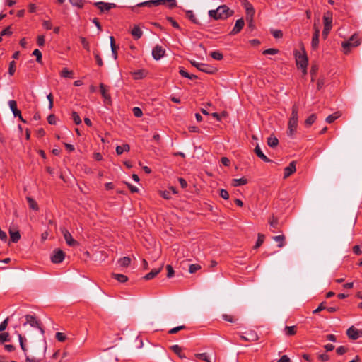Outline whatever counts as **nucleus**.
Here are the masks:
<instances>
[{
	"instance_id": "f257e3e1",
	"label": "nucleus",
	"mask_w": 362,
	"mask_h": 362,
	"mask_svg": "<svg viewBox=\"0 0 362 362\" xmlns=\"http://www.w3.org/2000/svg\"><path fill=\"white\" fill-rule=\"evenodd\" d=\"M47 343L42 341L32 344L30 354L25 358V362H43L45 358Z\"/></svg>"
},
{
	"instance_id": "f03ea898",
	"label": "nucleus",
	"mask_w": 362,
	"mask_h": 362,
	"mask_svg": "<svg viewBox=\"0 0 362 362\" xmlns=\"http://www.w3.org/2000/svg\"><path fill=\"white\" fill-rule=\"evenodd\" d=\"M233 13L234 11L226 5H221L216 9L209 11V16L214 20H225Z\"/></svg>"
},
{
	"instance_id": "7ed1b4c3",
	"label": "nucleus",
	"mask_w": 362,
	"mask_h": 362,
	"mask_svg": "<svg viewBox=\"0 0 362 362\" xmlns=\"http://www.w3.org/2000/svg\"><path fill=\"white\" fill-rule=\"evenodd\" d=\"M298 105L294 104L292 106V111L291 117L288 119V136H293V135L296 133L297 127H298Z\"/></svg>"
},
{
	"instance_id": "20e7f679",
	"label": "nucleus",
	"mask_w": 362,
	"mask_h": 362,
	"mask_svg": "<svg viewBox=\"0 0 362 362\" xmlns=\"http://www.w3.org/2000/svg\"><path fill=\"white\" fill-rule=\"evenodd\" d=\"M361 44V39L358 34H354L348 41L343 42L341 44L343 52L347 54L351 49L354 47L358 46Z\"/></svg>"
},
{
	"instance_id": "39448f33",
	"label": "nucleus",
	"mask_w": 362,
	"mask_h": 362,
	"mask_svg": "<svg viewBox=\"0 0 362 362\" xmlns=\"http://www.w3.org/2000/svg\"><path fill=\"white\" fill-rule=\"evenodd\" d=\"M324 28L322 30V37L326 39L329 31L332 29V13L329 11L325 13L323 16Z\"/></svg>"
},
{
	"instance_id": "423d86ee",
	"label": "nucleus",
	"mask_w": 362,
	"mask_h": 362,
	"mask_svg": "<svg viewBox=\"0 0 362 362\" xmlns=\"http://www.w3.org/2000/svg\"><path fill=\"white\" fill-rule=\"evenodd\" d=\"M295 57L296 64L302 69L303 73L306 74L308 59L305 53L301 54L299 52H296Z\"/></svg>"
},
{
	"instance_id": "0eeeda50",
	"label": "nucleus",
	"mask_w": 362,
	"mask_h": 362,
	"mask_svg": "<svg viewBox=\"0 0 362 362\" xmlns=\"http://www.w3.org/2000/svg\"><path fill=\"white\" fill-rule=\"evenodd\" d=\"M190 62L193 66L196 67L197 69L202 72L213 74L216 71V69L215 67L209 64L199 63L195 61H191Z\"/></svg>"
},
{
	"instance_id": "6e6552de",
	"label": "nucleus",
	"mask_w": 362,
	"mask_h": 362,
	"mask_svg": "<svg viewBox=\"0 0 362 362\" xmlns=\"http://www.w3.org/2000/svg\"><path fill=\"white\" fill-rule=\"evenodd\" d=\"M25 322L23 324L25 326L27 324H29L33 327L38 328L40 330V332L43 334L45 331L43 328L41 327L40 321L38 320L35 316L32 315H26Z\"/></svg>"
},
{
	"instance_id": "1a4fd4ad",
	"label": "nucleus",
	"mask_w": 362,
	"mask_h": 362,
	"mask_svg": "<svg viewBox=\"0 0 362 362\" xmlns=\"http://www.w3.org/2000/svg\"><path fill=\"white\" fill-rule=\"evenodd\" d=\"M61 232L62 233L64 238L66 240V243L68 245L74 247L78 245L77 241L72 238L71 234L68 231L67 229H66L65 228H62Z\"/></svg>"
},
{
	"instance_id": "9d476101",
	"label": "nucleus",
	"mask_w": 362,
	"mask_h": 362,
	"mask_svg": "<svg viewBox=\"0 0 362 362\" xmlns=\"http://www.w3.org/2000/svg\"><path fill=\"white\" fill-rule=\"evenodd\" d=\"M245 334V335L243 334L240 335V339L243 341L252 342L259 339L257 334L253 330H250Z\"/></svg>"
},
{
	"instance_id": "9b49d317",
	"label": "nucleus",
	"mask_w": 362,
	"mask_h": 362,
	"mask_svg": "<svg viewBox=\"0 0 362 362\" xmlns=\"http://www.w3.org/2000/svg\"><path fill=\"white\" fill-rule=\"evenodd\" d=\"M346 334L349 339L356 340L362 337V331H360L354 326H351L347 329Z\"/></svg>"
},
{
	"instance_id": "f8f14e48",
	"label": "nucleus",
	"mask_w": 362,
	"mask_h": 362,
	"mask_svg": "<svg viewBox=\"0 0 362 362\" xmlns=\"http://www.w3.org/2000/svg\"><path fill=\"white\" fill-rule=\"evenodd\" d=\"M94 6H96L101 12L107 11L112 8L116 7V4L113 3H105L103 1L94 3Z\"/></svg>"
},
{
	"instance_id": "ddd939ff",
	"label": "nucleus",
	"mask_w": 362,
	"mask_h": 362,
	"mask_svg": "<svg viewBox=\"0 0 362 362\" xmlns=\"http://www.w3.org/2000/svg\"><path fill=\"white\" fill-rule=\"evenodd\" d=\"M65 257L64 252L61 250H55L54 254L51 257V260L54 264L61 263Z\"/></svg>"
},
{
	"instance_id": "4468645a",
	"label": "nucleus",
	"mask_w": 362,
	"mask_h": 362,
	"mask_svg": "<svg viewBox=\"0 0 362 362\" xmlns=\"http://www.w3.org/2000/svg\"><path fill=\"white\" fill-rule=\"evenodd\" d=\"M243 5L246 11V20H251L255 13L253 6L247 0L244 1Z\"/></svg>"
},
{
	"instance_id": "2eb2a0df",
	"label": "nucleus",
	"mask_w": 362,
	"mask_h": 362,
	"mask_svg": "<svg viewBox=\"0 0 362 362\" xmlns=\"http://www.w3.org/2000/svg\"><path fill=\"white\" fill-rule=\"evenodd\" d=\"M165 49L160 45H156L152 50V56L154 59L159 60L165 54Z\"/></svg>"
},
{
	"instance_id": "dca6fc26",
	"label": "nucleus",
	"mask_w": 362,
	"mask_h": 362,
	"mask_svg": "<svg viewBox=\"0 0 362 362\" xmlns=\"http://www.w3.org/2000/svg\"><path fill=\"white\" fill-rule=\"evenodd\" d=\"M100 90L101 95L104 99V102L107 104H110L112 102L111 96L107 93L108 89L107 88L106 86L104 85L103 83H100Z\"/></svg>"
},
{
	"instance_id": "f3484780",
	"label": "nucleus",
	"mask_w": 362,
	"mask_h": 362,
	"mask_svg": "<svg viewBox=\"0 0 362 362\" xmlns=\"http://www.w3.org/2000/svg\"><path fill=\"white\" fill-rule=\"evenodd\" d=\"M244 25H245V22L243 18H240V19L237 20L234 28L230 33V35H236L237 33H240V30L244 27Z\"/></svg>"
},
{
	"instance_id": "a211bd4d",
	"label": "nucleus",
	"mask_w": 362,
	"mask_h": 362,
	"mask_svg": "<svg viewBox=\"0 0 362 362\" xmlns=\"http://www.w3.org/2000/svg\"><path fill=\"white\" fill-rule=\"evenodd\" d=\"M296 161H292L289 163V165L287 167L284 168V178L288 177L296 170Z\"/></svg>"
},
{
	"instance_id": "6ab92c4d",
	"label": "nucleus",
	"mask_w": 362,
	"mask_h": 362,
	"mask_svg": "<svg viewBox=\"0 0 362 362\" xmlns=\"http://www.w3.org/2000/svg\"><path fill=\"white\" fill-rule=\"evenodd\" d=\"M11 240L13 243H18L21 239V234L18 230L13 229L12 227L9 228L8 230Z\"/></svg>"
},
{
	"instance_id": "aec40b11",
	"label": "nucleus",
	"mask_w": 362,
	"mask_h": 362,
	"mask_svg": "<svg viewBox=\"0 0 362 362\" xmlns=\"http://www.w3.org/2000/svg\"><path fill=\"white\" fill-rule=\"evenodd\" d=\"M9 107L15 117H21V111L17 108L16 100H11L8 102Z\"/></svg>"
},
{
	"instance_id": "412c9836",
	"label": "nucleus",
	"mask_w": 362,
	"mask_h": 362,
	"mask_svg": "<svg viewBox=\"0 0 362 362\" xmlns=\"http://www.w3.org/2000/svg\"><path fill=\"white\" fill-rule=\"evenodd\" d=\"M255 153H256V155L260 158L262 159V160H264V162H267V163H269L270 162L271 160L264 154V153L262 151L260 147L259 146V145H257L255 148Z\"/></svg>"
},
{
	"instance_id": "4be33fe9",
	"label": "nucleus",
	"mask_w": 362,
	"mask_h": 362,
	"mask_svg": "<svg viewBox=\"0 0 362 362\" xmlns=\"http://www.w3.org/2000/svg\"><path fill=\"white\" fill-rule=\"evenodd\" d=\"M162 269H163V266H161L160 267H159L158 269H154L151 272L148 273L144 278L146 280H151V279H153L158 274H159L160 272V271L162 270Z\"/></svg>"
},
{
	"instance_id": "5701e85b",
	"label": "nucleus",
	"mask_w": 362,
	"mask_h": 362,
	"mask_svg": "<svg viewBox=\"0 0 362 362\" xmlns=\"http://www.w3.org/2000/svg\"><path fill=\"white\" fill-rule=\"evenodd\" d=\"M131 34L135 39L138 40L142 36L143 32L139 26H134L131 31Z\"/></svg>"
},
{
	"instance_id": "b1692460",
	"label": "nucleus",
	"mask_w": 362,
	"mask_h": 362,
	"mask_svg": "<svg viewBox=\"0 0 362 362\" xmlns=\"http://www.w3.org/2000/svg\"><path fill=\"white\" fill-rule=\"evenodd\" d=\"M110 47H111V49H112V56L115 59H117V47L115 45V38L112 36H110Z\"/></svg>"
},
{
	"instance_id": "393cba45",
	"label": "nucleus",
	"mask_w": 362,
	"mask_h": 362,
	"mask_svg": "<svg viewBox=\"0 0 362 362\" xmlns=\"http://www.w3.org/2000/svg\"><path fill=\"white\" fill-rule=\"evenodd\" d=\"M130 150V146L129 144H125L122 146H117L116 147V153L117 155H121L123 152H128Z\"/></svg>"
},
{
	"instance_id": "a878e982",
	"label": "nucleus",
	"mask_w": 362,
	"mask_h": 362,
	"mask_svg": "<svg viewBox=\"0 0 362 362\" xmlns=\"http://www.w3.org/2000/svg\"><path fill=\"white\" fill-rule=\"evenodd\" d=\"M273 240L278 243V247L281 248L285 245V236L284 235L274 236Z\"/></svg>"
},
{
	"instance_id": "bb28decb",
	"label": "nucleus",
	"mask_w": 362,
	"mask_h": 362,
	"mask_svg": "<svg viewBox=\"0 0 362 362\" xmlns=\"http://www.w3.org/2000/svg\"><path fill=\"white\" fill-rule=\"evenodd\" d=\"M247 183V180L245 177L239 178V179H233L232 180V185L233 187H238L240 185H244Z\"/></svg>"
},
{
	"instance_id": "cd10ccee",
	"label": "nucleus",
	"mask_w": 362,
	"mask_h": 362,
	"mask_svg": "<svg viewBox=\"0 0 362 362\" xmlns=\"http://www.w3.org/2000/svg\"><path fill=\"white\" fill-rule=\"evenodd\" d=\"M279 144V140L275 136H269L268 139H267V144L269 147L271 148H274L276 147Z\"/></svg>"
},
{
	"instance_id": "c85d7f7f",
	"label": "nucleus",
	"mask_w": 362,
	"mask_h": 362,
	"mask_svg": "<svg viewBox=\"0 0 362 362\" xmlns=\"http://www.w3.org/2000/svg\"><path fill=\"white\" fill-rule=\"evenodd\" d=\"M27 201H28L30 209H31L34 211H38V209H39L38 205H37V202L33 198L28 197Z\"/></svg>"
},
{
	"instance_id": "c756f323",
	"label": "nucleus",
	"mask_w": 362,
	"mask_h": 362,
	"mask_svg": "<svg viewBox=\"0 0 362 362\" xmlns=\"http://www.w3.org/2000/svg\"><path fill=\"white\" fill-rule=\"evenodd\" d=\"M112 276L121 283H124L128 280V277L124 274H112Z\"/></svg>"
},
{
	"instance_id": "7c9ffc66",
	"label": "nucleus",
	"mask_w": 362,
	"mask_h": 362,
	"mask_svg": "<svg viewBox=\"0 0 362 362\" xmlns=\"http://www.w3.org/2000/svg\"><path fill=\"white\" fill-rule=\"evenodd\" d=\"M317 116L315 114L310 115L305 120V124L307 127H310L316 120Z\"/></svg>"
},
{
	"instance_id": "2f4dec72",
	"label": "nucleus",
	"mask_w": 362,
	"mask_h": 362,
	"mask_svg": "<svg viewBox=\"0 0 362 362\" xmlns=\"http://www.w3.org/2000/svg\"><path fill=\"white\" fill-rule=\"evenodd\" d=\"M296 333V326H286L285 327V334L287 336H293Z\"/></svg>"
},
{
	"instance_id": "473e14b6",
	"label": "nucleus",
	"mask_w": 362,
	"mask_h": 362,
	"mask_svg": "<svg viewBox=\"0 0 362 362\" xmlns=\"http://www.w3.org/2000/svg\"><path fill=\"white\" fill-rule=\"evenodd\" d=\"M119 264L122 267H128L131 263V259L129 257H124L118 261Z\"/></svg>"
},
{
	"instance_id": "72a5a7b5",
	"label": "nucleus",
	"mask_w": 362,
	"mask_h": 362,
	"mask_svg": "<svg viewBox=\"0 0 362 362\" xmlns=\"http://www.w3.org/2000/svg\"><path fill=\"white\" fill-rule=\"evenodd\" d=\"M172 351L178 355L180 358H185V356L182 354V348L178 345H173L171 346Z\"/></svg>"
},
{
	"instance_id": "f704fd0d",
	"label": "nucleus",
	"mask_w": 362,
	"mask_h": 362,
	"mask_svg": "<svg viewBox=\"0 0 362 362\" xmlns=\"http://www.w3.org/2000/svg\"><path fill=\"white\" fill-rule=\"evenodd\" d=\"M319 37H320V35H317V34L313 35L311 47L313 49H316L318 47Z\"/></svg>"
},
{
	"instance_id": "c9c22d12",
	"label": "nucleus",
	"mask_w": 362,
	"mask_h": 362,
	"mask_svg": "<svg viewBox=\"0 0 362 362\" xmlns=\"http://www.w3.org/2000/svg\"><path fill=\"white\" fill-rule=\"evenodd\" d=\"M269 223L270 226L273 228L277 229L279 228V221L274 216L269 220Z\"/></svg>"
},
{
	"instance_id": "e433bc0d",
	"label": "nucleus",
	"mask_w": 362,
	"mask_h": 362,
	"mask_svg": "<svg viewBox=\"0 0 362 362\" xmlns=\"http://www.w3.org/2000/svg\"><path fill=\"white\" fill-rule=\"evenodd\" d=\"M70 4L76 7H78L79 8H81L84 6V1L83 0H69Z\"/></svg>"
},
{
	"instance_id": "4c0bfd02",
	"label": "nucleus",
	"mask_w": 362,
	"mask_h": 362,
	"mask_svg": "<svg viewBox=\"0 0 362 362\" xmlns=\"http://www.w3.org/2000/svg\"><path fill=\"white\" fill-rule=\"evenodd\" d=\"M340 116V115L339 114V112H335L332 115H329L328 117H327L325 121L327 122V123H332L334 121H335L337 118H339Z\"/></svg>"
},
{
	"instance_id": "58836bf2",
	"label": "nucleus",
	"mask_w": 362,
	"mask_h": 362,
	"mask_svg": "<svg viewBox=\"0 0 362 362\" xmlns=\"http://www.w3.org/2000/svg\"><path fill=\"white\" fill-rule=\"evenodd\" d=\"M187 18L192 21L195 24H199V23L198 22L195 15L194 14L193 11H187Z\"/></svg>"
},
{
	"instance_id": "ea45409f",
	"label": "nucleus",
	"mask_w": 362,
	"mask_h": 362,
	"mask_svg": "<svg viewBox=\"0 0 362 362\" xmlns=\"http://www.w3.org/2000/svg\"><path fill=\"white\" fill-rule=\"evenodd\" d=\"M10 341V337L8 332H3L0 334V343L4 344V342Z\"/></svg>"
},
{
	"instance_id": "a19ab883",
	"label": "nucleus",
	"mask_w": 362,
	"mask_h": 362,
	"mask_svg": "<svg viewBox=\"0 0 362 362\" xmlns=\"http://www.w3.org/2000/svg\"><path fill=\"white\" fill-rule=\"evenodd\" d=\"M93 54H94L97 64L99 66H102L103 65V62L101 57L100 56L99 52L97 50H94Z\"/></svg>"
},
{
	"instance_id": "79ce46f5",
	"label": "nucleus",
	"mask_w": 362,
	"mask_h": 362,
	"mask_svg": "<svg viewBox=\"0 0 362 362\" xmlns=\"http://www.w3.org/2000/svg\"><path fill=\"white\" fill-rule=\"evenodd\" d=\"M211 57L216 60H221L223 57L222 53L219 51H214L210 54Z\"/></svg>"
},
{
	"instance_id": "37998d69",
	"label": "nucleus",
	"mask_w": 362,
	"mask_h": 362,
	"mask_svg": "<svg viewBox=\"0 0 362 362\" xmlns=\"http://www.w3.org/2000/svg\"><path fill=\"white\" fill-rule=\"evenodd\" d=\"M80 40L82 44L83 47L88 52L90 51V45L88 40L84 37H80Z\"/></svg>"
},
{
	"instance_id": "c03bdc74",
	"label": "nucleus",
	"mask_w": 362,
	"mask_h": 362,
	"mask_svg": "<svg viewBox=\"0 0 362 362\" xmlns=\"http://www.w3.org/2000/svg\"><path fill=\"white\" fill-rule=\"evenodd\" d=\"M71 117H72V119H73L74 123L76 125H78L81 123V119L76 112H74V111L72 112Z\"/></svg>"
},
{
	"instance_id": "a18cd8bd",
	"label": "nucleus",
	"mask_w": 362,
	"mask_h": 362,
	"mask_svg": "<svg viewBox=\"0 0 362 362\" xmlns=\"http://www.w3.org/2000/svg\"><path fill=\"white\" fill-rule=\"evenodd\" d=\"M195 356L201 360L205 361L206 362H212L209 358L206 353L197 354Z\"/></svg>"
},
{
	"instance_id": "49530a36",
	"label": "nucleus",
	"mask_w": 362,
	"mask_h": 362,
	"mask_svg": "<svg viewBox=\"0 0 362 362\" xmlns=\"http://www.w3.org/2000/svg\"><path fill=\"white\" fill-rule=\"evenodd\" d=\"M264 235L262 234H258V238L254 247L255 249L259 247L264 242Z\"/></svg>"
},
{
	"instance_id": "de8ad7c7",
	"label": "nucleus",
	"mask_w": 362,
	"mask_h": 362,
	"mask_svg": "<svg viewBox=\"0 0 362 362\" xmlns=\"http://www.w3.org/2000/svg\"><path fill=\"white\" fill-rule=\"evenodd\" d=\"M222 318L231 323H234L237 321V319H235L233 315H228V314H223L222 315Z\"/></svg>"
},
{
	"instance_id": "09e8293b",
	"label": "nucleus",
	"mask_w": 362,
	"mask_h": 362,
	"mask_svg": "<svg viewBox=\"0 0 362 362\" xmlns=\"http://www.w3.org/2000/svg\"><path fill=\"white\" fill-rule=\"evenodd\" d=\"M185 329H186V327L185 325L177 326L176 327H174V328H172L171 329H170L168 331V334H176L177 332H178L179 331Z\"/></svg>"
},
{
	"instance_id": "8fccbe9b",
	"label": "nucleus",
	"mask_w": 362,
	"mask_h": 362,
	"mask_svg": "<svg viewBox=\"0 0 362 362\" xmlns=\"http://www.w3.org/2000/svg\"><path fill=\"white\" fill-rule=\"evenodd\" d=\"M201 269V266L198 264H190L189 267V272L191 274L195 273Z\"/></svg>"
},
{
	"instance_id": "3c124183",
	"label": "nucleus",
	"mask_w": 362,
	"mask_h": 362,
	"mask_svg": "<svg viewBox=\"0 0 362 362\" xmlns=\"http://www.w3.org/2000/svg\"><path fill=\"white\" fill-rule=\"evenodd\" d=\"M16 71V62L14 61H11L9 63L8 68V74L10 76H13Z\"/></svg>"
},
{
	"instance_id": "603ef678",
	"label": "nucleus",
	"mask_w": 362,
	"mask_h": 362,
	"mask_svg": "<svg viewBox=\"0 0 362 362\" xmlns=\"http://www.w3.org/2000/svg\"><path fill=\"white\" fill-rule=\"evenodd\" d=\"M33 54L36 57V61L38 63L42 62V53L39 49H35L33 52Z\"/></svg>"
},
{
	"instance_id": "864d4df0",
	"label": "nucleus",
	"mask_w": 362,
	"mask_h": 362,
	"mask_svg": "<svg viewBox=\"0 0 362 362\" xmlns=\"http://www.w3.org/2000/svg\"><path fill=\"white\" fill-rule=\"evenodd\" d=\"M1 36H10L12 35V31L11 30V26H8L4 28L1 33Z\"/></svg>"
},
{
	"instance_id": "5fc2aeb1",
	"label": "nucleus",
	"mask_w": 362,
	"mask_h": 362,
	"mask_svg": "<svg viewBox=\"0 0 362 362\" xmlns=\"http://www.w3.org/2000/svg\"><path fill=\"white\" fill-rule=\"evenodd\" d=\"M132 112L134 113V115L136 117H141L143 115L142 110H141V108L138 107H134Z\"/></svg>"
},
{
	"instance_id": "6e6d98bb",
	"label": "nucleus",
	"mask_w": 362,
	"mask_h": 362,
	"mask_svg": "<svg viewBox=\"0 0 362 362\" xmlns=\"http://www.w3.org/2000/svg\"><path fill=\"white\" fill-rule=\"evenodd\" d=\"M153 0L146 1L141 3H139L137 4V6L141 7V6H148L151 7L154 6V4H153Z\"/></svg>"
},
{
	"instance_id": "4d7b16f0",
	"label": "nucleus",
	"mask_w": 362,
	"mask_h": 362,
	"mask_svg": "<svg viewBox=\"0 0 362 362\" xmlns=\"http://www.w3.org/2000/svg\"><path fill=\"white\" fill-rule=\"evenodd\" d=\"M55 337L56 339L61 342L64 341L66 339V336L62 332H57Z\"/></svg>"
},
{
	"instance_id": "13d9d810",
	"label": "nucleus",
	"mask_w": 362,
	"mask_h": 362,
	"mask_svg": "<svg viewBox=\"0 0 362 362\" xmlns=\"http://www.w3.org/2000/svg\"><path fill=\"white\" fill-rule=\"evenodd\" d=\"M166 20L171 23L173 28L180 29L179 24L172 17L168 16Z\"/></svg>"
},
{
	"instance_id": "bf43d9fd",
	"label": "nucleus",
	"mask_w": 362,
	"mask_h": 362,
	"mask_svg": "<svg viewBox=\"0 0 362 362\" xmlns=\"http://www.w3.org/2000/svg\"><path fill=\"white\" fill-rule=\"evenodd\" d=\"M348 349L344 346H340L336 349V352L338 355H343L347 352Z\"/></svg>"
},
{
	"instance_id": "052dcab7",
	"label": "nucleus",
	"mask_w": 362,
	"mask_h": 362,
	"mask_svg": "<svg viewBox=\"0 0 362 362\" xmlns=\"http://www.w3.org/2000/svg\"><path fill=\"white\" fill-rule=\"evenodd\" d=\"M72 73L71 71H69L66 68H64L61 71V76L64 78H68L70 77Z\"/></svg>"
},
{
	"instance_id": "680f3d73",
	"label": "nucleus",
	"mask_w": 362,
	"mask_h": 362,
	"mask_svg": "<svg viewBox=\"0 0 362 362\" xmlns=\"http://www.w3.org/2000/svg\"><path fill=\"white\" fill-rule=\"evenodd\" d=\"M279 52L277 49L269 48L263 52V54H276Z\"/></svg>"
},
{
	"instance_id": "e2e57ef3",
	"label": "nucleus",
	"mask_w": 362,
	"mask_h": 362,
	"mask_svg": "<svg viewBox=\"0 0 362 362\" xmlns=\"http://www.w3.org/2000/svg\"><path fill=\"white\" fill-rule=\"evenodd\" d=\"M45 36L44 35H39L37 38V44L39 47H42L45 45Z\"/></svg>"
},
{
	"instance_id": "0e129e2a",
	"label": "nucleus",
	"mask_w": 362,
	"mask_h": 362,
	"mask_svg": "<svg viewBox=\"0 0 362 362\" xmlns=\"http://www.w3.org/2000/svg\"><path fill=\"white\" fill-rule=\"evenodd\" d=\"M166 269L168 271L167 276L168 278H171L174 275V270L171 265L168 264L166 266Z\"/></svg>"
},
{
	"instance_id": "69168bd1",
	"label": "nucleus",
	"mask_w": 362,
	"mask_h": 362,
	"mask_svg": "<svg viewBox=\"0 0 362 362\" xmlns=\"http://www.w3.org/2000/svg\"><path fill=\"white\" fill-rule=\"evenodd\" d=\"M8 322V317L6 318L1 324H0V332L4 331L7 326Z\"/></svg>"
},
{
	"instance_id": "338daca9",
	"label": "nucleus",
	"mask_w": 362,
	"mask_h": 362,
	"mask_svg": "<svg viewBox=\"0 0 362 362\" xmlns=\"http://www.w3.org/2000/svg\"><path fill=\"white\" fill-rule=\"evenodd\" d=\"M47 121L49 124H55L57 122V118L54 115H49L47 117Z\"/></svg>"
},
{
	"instance_id": "774afa93",
	"label": "nucleus",
	"mask_w": 362,
	"mask_h": 362,
	"mask_svg": "<svg viewBox=\"0 0 362 362\" xmlns=\"http://www.w3.org/2000/svg\"><path fill=\"white\" fill-rule=\"evenodd\" d=\"M272 35L275 38H281L283 36L282 31L280 30H275L272 32Z\"/></svg>"
}]
</instances>
